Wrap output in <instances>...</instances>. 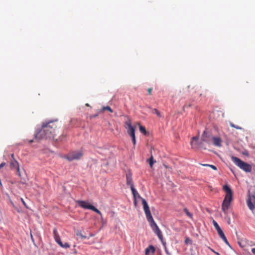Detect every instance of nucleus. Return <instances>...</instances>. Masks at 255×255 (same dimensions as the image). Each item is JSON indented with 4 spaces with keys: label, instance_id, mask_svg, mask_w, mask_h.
<instances>
[{
    "label": "nucleus",
    "instance_id": "f257e3e1",
    "mask_svg": "<svg viewBox=\"0 0 255 255\" xmlns=\"http://www.w3.org/2000/svg\"><path fill=\"white\" fill-rule=\"evenodd\" d=\"M58 127L57 120L50 121L44 123L42 125L41 129L36 133L35 138L38 139H54L56 134Z\"/></svg>",
    "mask_w": 255,
    "mask_h": 255
},
{
    "label": "nucleus",
    "instance_id": "f03ea898",
    "mask_svg": "<svg viewBox=\"0 0 255 255\" xmlns=\"http://www.w3.org/2000/svg\"><path fill=\"white\" fill-rule=\"evenodd\" d=\"M141 201L147 220L149 223L150 226L153 232L158 236V238L162 241L163 239V236L161 231L153 219L147 203L143 198H141Z\"/></svg>",
    "mask_w": 255,
    "mask_h": 255
},
{
    "label": "nucleus",
    "instance_id": "7ed1b4c3",
    "mask_svg": "<svg viewBox=\"0 0 255 255\" xmlns=\"http://www.w3.org/2000/svg\"><path fill=\"white\" fill-rule=\"evenodd\" d=\"M223 190L226 192V195L222 205V209L224 213L226 214V211L229 209L233 199V192L228 185L223 186Z\"/></svg>",
    "mask_w": 255,
    "mask_h": 255
},
{
    "label": "nucleus",
    "instance_id": "20e7f679",
    "mask_svg": "<svg viewBox=\"0 0 255 255\" xmlns=\"http://www.w3.org/2000/svg\"><path fill=\"white\" fill-rule=\"evenodd\" d=\"M232 161L240 169H242L246 172H250L252 171V166L242 161L238 157L235 156H232L231 157Z\"/></svg>",
    "mask_w": 255,
    "mask_h": 255
},
{
    "label": "nucleus",
    "instance_id": "39448f33",
    "mask_svg": "<svg viewBox=\"0 0 255 255\" xmlns=\"http://www.w3.org/2000/svg\"><path fill=\"white\" fill-rule=\"evenodd\" d=\"M83 155L82 151H74L65 156V158L69 161L79 159Z\"/></svg>",
    "mask_w": 255,
    "mask_h": 255
},
{
    "label": "nucleus",
    "instance_id": "423d86ee",
    "mask_svg": "<svg viewBox=\"0 0 255 255\" xmlns=\"http://www.w3.org/2000/svg\"><path fill=\"white\" fill-rule=\"evenodd\" d=\"M53 236L55 242L61 247L65 249L69 248L70 245L68 243H63L60 239L56 228L53 229Z\"/></svg>",
    "mask_w": 255,
    "mask_h": 255
},
{
    "label": "nucleus",
    "instance_id": "0eeeda50",
    "mask_svg": "<svg viewBox=\"0 0 255 255\" xmlns=\"http://www.w3.org/2000/svg\"><path fill=\"white\" fill-rule=\"evenodd\" d=\"M126 128L127 129V132L128 134L130 136L135 135V127L131 125V121L129 119L125 123Z\"/></svg>",
    "mask_w": 255,
    "mask_h": 255
},
{
    "label": "nucleus",
    "instance_id": "6e6552de",
    "mask_svg": "<svg viewBox=\"0 0 255 255\" xmlns=\"http://www.w3.org/2000/svg\"><path fill=\"white\" fill-rule=\"evenodd\" d=\"M212 137H213V136H212L209 132L204 131L202 135L201 139L203 142L208 144H211L212 142Z\"/></svg>",
    "mask_w": 255,
    "mask_h": 255
},
{
    "label": "nucleus",
    "instance_id": "1a4fd4ad",
    "mask_svg": "<svg viewBox=\"0 0 255 255\" xmlns=\"http://www.w3.org/2000/svg\"><path fill=\"white\" fill-rule=\"evenodd\" d=\"M126 180L127 184L129 185L130 188L134 187L132 179V174L130 172L126 174Z\"/></svg>",
    "mask_w": 255,
    "mask_h": 255
},
{
    "label": "nucleus",
    "instance_id": "9d476101",
    "mask_svg": "<svg viewBox=\"0 0 255 255\" xmlns=\"http://www.w3.org/2000/svg\"><path fill=\"white\" fill-rule=\"evenodd\" d=\"M76 202L80 207L84 209H89L90 207H91L92 206V205H90L87 202L85 201L78 200Z\"/></svg>",
    "mask_w": 255,
    "mask_h": 255
},
{
    "label": "nucleus",
    "instance_id": "9b49d317",
    "mask_svg": "<svg viewBox=\"0 0 255 255\" xmlns=\"http://www.w3.org/2000/svg\"><path fill=\"white\" fill-rule=\"evenodd\" d=\"M221 142L222 139L220 137L214 136H213V137H212L211 143H213L214 145L216 146L221 147L222 145Z\"/></svg>",
    "mask_w": 255,
    "mask_h": 255
},
{
    "label": "nucleus",
    "instance_id": "f8f14e48",
    "mask_svg": "<svg viewBox=\"0 0 255 255\" xmlns=\"http://www.w3.org/2000/svg\"><path fill=\"white\" fill-rule=\"evenodd\" d=\"M10 168H16L17 171L18 172L19 175V176L20 175V171H19L20 169H19V164H18V162L15 159H13V160H12L10 161Z\"/></svg>",
    "mask_w": 255,
    "mask_h": 255
},
{
    "label": "nucleus",
    "instance_id": "ddd939ff",
    "mask_svg": "<svg viewBox=\"0 0 255 255\" xmlns=\"http://www.w3.org/2000/svg\"><path fill=\"white\" fill-rule=\"evenodd\" d=\"M155 249L154 247L150 245L145 249V255H153L155 252Z\"/></svg>",
    "mask_w": 255,
    "mask_h": 255
},
{
    "label": "nucleus",
    "instance_id": "4468645a",
    "mask_svg": "<svg viewBox=\"0 0 255 255\" xmlns=\"http://www.w3.org/2000/svg\"><path fill=\"white\" fill-rule=\"evenodd\" d=\"M137 125L139 126L140 132L143 133L144 135H146L147 133V131L145 129V128L143 126H141L139 123H137Z\"/></svg>",
    "mask_w": 255,
    "mask_h": 255
},
{
    "label": "nucleus",
    "instance_id": "2eb2a0df",
    "mask_svg": "<svg viewBox=\"0 0 255 255\" xmlns=\"http://www.w3.org/2000/svg\"><path fill=\"white\" fill-rule=\"evenodd\" d=\"M131 189V192H132V194L133 195V196L134 197V198L135 199V198L136 196H137L138 198H140V196L139 195V194L138 193V192L136 191V190H135V189L133 187H132L130 188Z\"/></svg>",
    "mask_w": 255,
    "mask_h": 255
},
{
    "label": "nucleus",
    "instance_id": "dca6fc26",
    "mask_svg": "<svg viewBox=\"0 0 255 255\" xmlns=\"http://www.w3.org/2000/svg\"><path fill=\"white\" fill-rule=\"evenodd\" d=\"M217 232L219 236L222 239L224 238L225 237H226L223 231H222V230L221 228L217 230Z\"/></svg>",
    "mask_w": 255,
    "mask_h": 255
},
{
    "label": "nucleus",
    "instance_id": "f3484780",
    "mask_svg": "<svg viewBox=\"0 0 255 255\" xmlns=\"http://www.w3.org/2000/svg\"><path fill=\"white\" fill-rule=\"evenodd\" d=\"M89 209L95 212L96 213H98L100 216H102L101 212L98 209H97L96 207H95L94 206L92 205L91 207H90Z\"/></svg>",
    "mask_w": 255,
    "mask_h": 255
},
{
    "label": "nucleus",
    "instance_id": "a211bd4d",
    "mask_svg": "<svg viewBox=\"0 0 255 255\" xmlns=\"http://www.w3.org/2000/svg\"><path fill=\"white\" fill-rule=\"evenodd\" d=\"M89 209L95 212L96 213H98L100 216H102L101 212L98 209H97L96 207H95L94 206L92 205L91 207H90Z\"/></svg>",
    "mask_w": 255,
    "mask_h": 255
},
{
    "label": "nucleus",
    "instance_id": "6ab92c4d",
    "mask_svg": "<svg viewBox=\"0 0 255 255\" xmlns=\"http://www.w3.org/2000/svg\"><path fill=\"white\" fill-rule=\"evenodd\" d=\"M106 110L108 111H109L111 113H113V110L109 106L103 107L102 109L101 110V112H104V111H105Z\"/></svg>",
    "mask_w": 255,
    "mask_h": 255
},
{
    "label": "nucleus",
    "instance_id": "aec40b11",
    "mask_svg": "<svg viewBox=\"0 0 255 255\" xmlns=\"http://www.w3.org/2000/svg\"><path fill=\"white\" fill-rule=\"evenodd\" d=\"M148 161H149V164L150 167L151 168L152 167V166H153V164H154V163H155L156 162L155 161H154L153 160V157L152 156H151L150 158L148 159Z\"/></svg>",
    "mask_w": 255,
    "mask_h": 255
},
{
    "label": "nucleus",
    "instance_id": "412c9836",
    "mask_svg": "<svg viewBox=\"0 0 255 255\" xmlns=\"http://www.w3.org/2000/svg\"><path fill=\"white\" fill-rule=\"evenodd\" d=\"M192 141H191V144L192 146V148H194L195 146H194V141L193 140H194L195 141H197L198 139V137L197 136H194L192 137Z\"/></svg>",
    "mask_w": 255,
    "mask_h": 255
},
{
    "label": "nucleus",
    "instance_id": "4be33fe9",
    "mask_svg": "<svg viewBox=\"0 0 255 255\" xmlns=\"http://www.w3.org/2000/svg\"><path fill=\"white\" fill-rule=\"evenodd\" d=\"M184 211L189 218H192V214L189 212L187 208H185L184 209Z\"/></svg>",
    "mask_w": 255,
    "mask_h": 255
},
{
    "label": "nucleus",
    "instance_id": "5701e85b",
    "mask_svg": "<svg viewBox=\"0 0 255 255\" xmlns=\"http://www.w3.org/2000/svg\"><path fill=\"white\" fill-rule=\"evenodd\" d=\"M152 113L155 114L158 117H160L161 115L159 111L156 109H152Z\"/></svg>",
    "mask_w": 255,
    "mask_h": 255
},
{
    "label": "nucleus",
    "instance_id": "b1692460",
    "mask_svg": "<svg viewBox=\"0 0 255 255\" xmlns=\"http://www.w3.org/2000/svg\"><path fill=\"white\" fill-rule=\"evenodd\" d=\"M230 125L231 127H233V128H234L236 129H242V128L238 126H237V125H234L233 123H230Z\"/></svg>",
    "mask_w": 255,
    "mask_h": 255
},
{
    "label": "nucleus",
    "instance_id": "393cba45",
    "mask_svg": "<svg viewBox=\"0 0 255 255\" xmlns=\"http://www.w3.org/2000/svg\"><path fill=\"white\" fill-rule=\"evenodd\" d=\"M213 224L214 227L215 228L216 231L217 230L219 229L220 228H221L220 227V226H219V225L218 224V223L215 220L213 221Z\"/></svg>",
    "mask_w": 255,
    "mask_h": 255
},
{
    "label": "nucleus",
    "instance_id": "a878e982",
    "mask_svg": "<svg viewBox=\"0 0 255 255\" xmlns=\"http://www.w3.org/2000/svg\"><path fill=\"white\" fill-rule=\"evenodd\" d=\"M185 243L187 245L188 244H192V240L188 237H186L185 240Z\"/></svg>",
    "mask_w": 255,
    "mask_h": 255
},
{
    "label": "nucleus",
    "instance_id": "bb28decb",
    "mask_svg": "<svg viewBox=\"0 0 255 255\" xmlns=\"http://www.w3.org/2000/svg\"><path fill=\"white\" fill-rule=\"evenodd\" d=\"M76 235L80 237L82 239H85L86 238V236L83 235L81 232H78L76 234Z\"/></svg>",
    "mask_w": 255,
    "mask_h": 255
},
{
    "label": "nucleus",
    "instance_id": "cd10ccee",
    "mask_svg": "<svg viewBox=\"0 0 255 255\" xmlns=\"http://www.w3.org/2000/svg\"><path fill=\"white\" fill-rule=\"evenodd\" d=\"M222 240L224 241V242L225 243V244L226 245H227L228 246H229V247H230V245L229 244V242L228 241L226 237H225L224 238L222 239Z\"/></svg>",
    "mask_w": 255,
    "mask_h": 255
},
{
    "label": "nucleus",
    "instance_id": "c85d7f7f",
    "mask_svg": "<svg viewBox=\"0 0 255 255\" xmlns=\"http://www.w3.org/2000/svg\"><path fill=\"white\" fill-rule=\"evenodd\" d=\"M131 137L132 138V141L133 145H135L136 143L135 136V135L132 136H131Z\"/></svg>",
    "mask_w": 255,
    "mask_h": 255
},
{
    "label": "nucleus",
    "instance_id": "c756f323",
    "mask_svg": "<svg viewBox=\"0 0 255 255\" xmlns=\"http://www.w3.org/2000/svg\"><path fill=\"white\" fill-rule=\"evenodd\" d=\"M21 200V201L22 202V204H23V205L26 208H28V207L26 204V203L25 202V201H24L23 199L21 198L20 199Z\"/></svg>",
    "mask_w": 255,
    "mask_h": 255
},
{
    "label": "nucleus",
    "instance_id": "7c9ffc66",
    "mask_svg": "<svg viewBox=\"0 0 255 255\" xmlns=\"http://www.w3.org/2000/svg\"><path fill=\"white\" fill-rule=\"evenodd\" d=\"M210 167L212 168L213 170H217V167L215 166V165H210Z\"/></svg>",
    "mask_w": 255,
    "mask_h": 255
},
{
    "label": "nucleus",
    "instance_id": "2f4dec72",
    "mask_svg": "<svg viewBox=\"0 0 255 255\" xmlns=\"http://www.w3.org/2000/svg\"><path fill=\"white\" fill-rule=\"evenodd\" d=\"M152 90V89L151 88H149L148 89L147 91H148V93L149 95L151 94Z\"/></svg>",
    "mask_w": 255,
    "mask_h": 255
},
{
    "label": "nucleus",
    "instance_id": "473e14b6",
    "mask_svg": "<svg viewBox=\"0 0 255 255\" xmlns=\"http://www.w3.org/2000/svg\"><path fill=\"white\" fill-rule=\"evenodd\" d=\"M98 116V114H96V115H92V116H90V119L96 118V117H97Z\"/></svg>",
    "mask_w": 255,
    "mask_h": 255
},
{
    "label": "nucleus",
    "instance_id": "72a5a7b5",
    "mask_svg": "<svg viewBox=\"0 0 255 255\" xmlns=\"http://www.w3.org/2000/svg\"><path fill=\"white\" fill-rule=\"evenodd\" d=\"M5 165V162H2L0 164V168L3 167L4 165Z\"/></svg>",
    "mask_w": 255,
    "mask_h": 255
},
{
    "label": "nucleus",
    "instance_id": "f704fd0d",
    "mask_svg": "<svg viewBox=\"0 0 255 255\" xmlns=\"http://www.w3.org/2000/svg\"><path fill=\"white\" fill-rule=\"evenodd\" d=\"M211 250L216 255H221L219 253H217L216 252H215L214 250H213V249H211Z\"/></svg>",
    "mask_w": 255,
    "mask_h": 255
},
{
    "label": "nucleus",
    "instance_id": "c9c22d12",
    "mask_svg": "<svg viewBox=\"0 0 255 255\" xmlns=\"http://www.w3.org/2000/svg\"><path fill=\"white\" fill-rule=\"evenodd\" d=\"M251 252L254 255H255V248H252L251 249Z\"/></svg>",
    "mask_w": 255,
    "mask_h": 255
},
{
    "label": "nucleus",
    "instance_id": "e433bc0d",
    "mask_svg": "<svg viewBox=\"0 0 255 255\" xmlns=\"http://www.w3.org/2000/svg\"><path fill=\"white\" fill-rule=\"evenodd\" d=\"M203 166H209L210 167V164H202Z\"/></svg>",
    "mask_w": 255,
    "mask_h": 255
},
{
    "label": "nucleus",
    "instance_id": "4c0bfd02",
    "mask_svg": "<svg viewBox=\"0 0 255 255\" xmlns=\"http://www.w3.org/2000/svg\"><path fill=\"white\" fill-rule=\"evenodd\" d=\"M11 157L12 158V160H13V159H14V154H11Z\"/></svg>",
    "mask_w": 255,
    "mask_h": 255
},
{
    "label": "nucleus",
    "instance_id": "58836bf2",
    "mask_svg": "<svg viewBox=\"0 0 255 255\" xmlns=\"http://www.w3.org/2000/svg\"><path fill=\"white\" fill-rule=\"evenodd\" d=\"M11 204L13 206V207L15 208V206L12 202H11Z\"/></svg>",
    "mask_w": 255,
    "mask_h": 255
},
{
    "label": "nucleus",
    "instance_id": "ea45409f",
    "mask_svg": "<svg viewBox=\"0 0 255 255\" xmlns=\"http://www.w3.org/2000/svg\"><path fill=\"white\" fill-rule=\"evenodd\" d=\"M86 105V106H87V107H89V106H90L89 104H87H87H86V105Z\"/></svg>",
    "mask_w": 255,
    "mask_h": 255
}]
</instances>
